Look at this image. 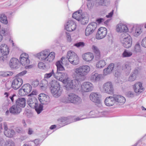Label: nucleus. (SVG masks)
Listing matches in <instances>:
<instances>
[{
    "mask_svg": "<svg viewBox=\"0 0 146 146\" xmlns=\"http://www.w3.org/2000/svg\"><path fill=\"white\" fill-rule=\"evenodd\" d=\"M83 59L86 61H90L92 60L94 58L93 54L91 52L86 53L82 55Z\"/></svg>",
    "mask_w": 146,
    "mask_h": 146,
    "instance_id": "obj_28",
    "label": "nucleus"
},
{
    "mask_svg": "<svg viewBox=\"0 0 146 146\" xmlns=\"http://www.w3.org/2000/svg\"><path fill=\"white\" fill-rule=\"evenodd\" d=\"M84 44L83 42H79L75 44H74V45L78 47L80 46H84Z\"/></svg>",
    "mask_w": 146,
    "mask_h": 146,
    "instance_id": "obj_54",
    "label": "nucleus"
},
{
    "mask_svg": "<svg viewBox=\"0 0 146 146\" xmlns=\"http://www.w3.org/2000/svg\"><path fill=\"white\" fill-rule=\"evenodd\" d=\"M87 5L89 9H91L92 7L93 4L91 2H89L87 3Z\"/></svg>",
    "mask_w": 146,
    "mask_h": 146,
    "instance_id": "obj_59",
    "label": "nucleus"
},
{
    "mask_svg": "<svg viewBox=\"0 0 146 146\" xmlns=\"http://www.w3.org/2000/svg\"><path fill=\"white\" fill-rule=\"evenodd\" d=\"M68 119L66 117H63L61 118H60L59 119H58V121L59 122H65V123L68 122L67 121Z\"/></svg>",
    "mask_w": 146,
    "mask_h": 146,
    "instance_id": "obj_52",
    "label": "nucleus"
},
{
    "mask_svg": "<svg viewBox=\"0 0 146 146\" xmlns=\"http://www.w3.org/2000/svg\"><path fill=\"white\" fill-rule=\"evenodd\" d=\"M132 55V52L127 50H125L122 54V56L123 57H130Z\"/></svg>",
    "mask_w": 146,
    "mask_h": 146,
    "instance_id": "obj_42",
    "label": "nucleus"
},
{
    "mask_svg": "<svg viewBox=\"0 0 146 146\" xmlns=\"http://www.w3.org/2000/svg\"><path fill=\"white\" fill-rule=\"evenodd\" d=\"M101 95L98 93H92L90 95V100L93 102L98 104L101 103Z\"/></svg>",
    "mask_w": 146,
    "mask_h": 146,
    "instance_id": "obj_15",
    "label": "nucleus"
},
{
    "mask_svg": "<svg viewBox=\"0 0 146 146\" xmlns=\"http://www.w3.org/2000/svg\"><path fill=\"white\" fill-rule=\"evenodd\" d=\"M0 34L2 35L3 36L5 35V32L4 29L2 30L0 32Z\"/></svg>",
    "mask_w": 146,
    "mask_h": 146,
    "instance_id": "obj_62",
    "label": "nucleus"
},
{
    "mask_svg": "<svg viewBox=\"0 0 146 146\" xmlns=\"http://www.w3.org/2000/svg\"><path fill=\"white\" fill-rule=\"evenodd\" d=\"M141 32L142 31L140 27H138L136 28L135 35V36H138L141 33Z\"/></svg>",
    "mask_w": 146,
    "mask_h": 146,
    "instance_id": "obj_44",
    "label": "nucleus"
},
{
    "mask_svg": "<svg viewBox=\"0 0 146 146\" xmlns=\"http://www.w3.org/2000/svg\"><path fill=\"white\" fill-rule=\"evenodd\" d=\"M0 22L4 24H7L8 23L6 16L3 14H0Z\"/></svg>",
    "mask_w": 146,
    "mask_h": 146,
    "instance_id": "obj_36",
    "label": "nucleus"
},
{
    "mask_svg": "<svg viewBox=\"0 0 146 146\" xmlns=\"http://www.w3.org/2000/svg\"><path fill=\"white\" fill-rule=\"evenodd\" d=\"M18 94L19 95L22 96L27 95L23 88H22V87L19 90Z\"/></svg>",
    "mask_w": 146,
    "mask_h": 146,
    "instance_id": "obj_45",
    "label": "nucleus"
},
{
    "mask_svg": "<svg viewBox=\"0 0 146 146\" xmlns=\"http://www.w3.org/2000/svg\"><path fill=\"white\" fill-rule=\"evenodd\" d=\"M22 88H23L27 95L29 94L32 90V87L29 84H26L24 85L22 87Z\"/></svg>",
    "mask_w": 146,
    "mask_h": 146,
    "instance_id": "obj_33",
    "label": "nucleus"
},
{
    "mask_svg": "<svg viewBox=\"0 0 146 146\" xmlns=\"http://www.w3.org/2000/svg\"><path fill=\"white\" fill-rule=\"evenodd\" d=\"M141 45L143 47L146 48V37L142 40Z\"/></svg>",
    "mask_w": 146,
    "mask_h": 146,
    "instance_id": "obj_56",
    "label": "nucleus"
},
{
    "mask_svg": "<svg viewBox=\"0 0 146 146\" xmlns=\"http://www.w3.org/2000/svg\"><path fill=\"white\" fill-rule=\"evenodd\" d=\"M27 71L26 70L23 71L17 74L15 76L17 78H22L21 77L26 74Z\"/></svg>",
    "mask_w": 146,
    "mask_h": 146,
    "instance_id": "obj_46",
    "label": "nucleus"
},
{
    "mask_svg": "<svg viewBox=\"0 0 146 146\" xmlns=\"http://www.w3.org/2000/svg\"><path fill=\"white\" fill-rule=\"evenodd\" d=\"M90 67L88 65H83L75 69L74 72L79 77H83L87 75L90 70Z\"/></svg>",
    "mask_w": 146,
    "mask_h": 146,
    "instance_id": "obj_4",
    "label": "nucleus"
},
{
    "mask_svg": "<svg viewBox=\"0 0 146 146\" xmlns=\"http://www.w3.org/2000/svg\"><path fill=\"white\" fill-rule=\"evenodd\" d=\"M36 90H33L31 94L28 95V96H31V98L36 97Z\"/></svg>",
    "mask_w": 146,
    "mask_h": 146,
    "instance_id": "obj_55",
    "label": "nucleus"
},
{
    "mask_svg": "<svg viewBox=\"0 0 146 146\" xmlns=\"http://www.w3.org/2000/svg\"><path fill=\"white\" fill-rule=\"evenodd\" d=\"M10 112L14 114H18L21 111V107L16 104L13 105L9 109Z\"/></svg>",
    "mask_w": 146,
    "mask_h": 146,
    "instance_id": "obj_20",
    "label": "nucleus"
},
{
    "mask_svg": "<svg viewBox=\"0 0 146 146\" xmlns=\"http://www.w3.org/2000/svg\"><path fill=\"white\" fill-rule=\"evenodd\" d=\"M93 84L89 82H83L80 86L79 91L82 92H88L92 91L94 89Z\"/></svg>",
    "mask_w": 146,
    "mask_h": 146,
    "instance_id": "obj_8",
    "label": "nucleus"
},
{
    "mask_svg": "<svg viewBox=\"0 0 146 146\" xmlns=\"http://www.w3.org/2000/svg\"><path fill=\"white\" fill-rule=\"evenodd\" d=\"M54 83L53 86L51 85V92L53 96L55 98H58L62 94V90L60 88V85L58 81H52L51 84Z\"/></svg>",
    "mask_w": 146,
    "mask_h": 146,
    "instance_id": "obj_3",
    "label": "nucleus"
},
{
    "mask_svg": "<svg viewBox=\"0 0 146 146\" xmlns=\"http://www.w3.org/2000/svg\"><path fill=\"white\" fill-rule=\"evenodd\" d=\"M81 24L85 25L88 23V17L85 16L83 15L81 18V20H80Z\"/></svg>",
    "mask_w": 146,
    "mask_h": 146,
    "instance_id": "obj_40",
    "label": "nucleus"
},
{
    "mask_svg": "<svg viewBox=\"0 0 146 146\" xmlns=\"http://www.w3.org/2000/svg\"><path fill=\"white\" fill-rule=\"evenodd\" d=\"M80 81L78 80L74 79L67 82L65 86L66 90H68L71 89H75L79 91L80 86Z\"/></svg>",
    "mask_w": 146,
    "mask_h": 146,
    "instance_id": "obj_7",
    "label": "nucleus"
},
{
    "mask_svg": "<svg viewBox=\"0 0 146 146\" xmlns=\"http://www.w3.org/2000/svg\"><path fill=\"white\" fill-rule=\"evenodd\" d=\"M136 78V76L133 74H131L130 76L129 77L128 80L130 82H133L135 80Z\"/></svg>",
    "mask_w": 146,
    "mask_h": 146,
    "instance_id": "obj_48",
    "label": "nucleus"
},
{
    "mask_svg": "<svg viewBox=\"0 0 146 146\" xmlns=\"http://www.w3.org/2000/svg\"><path fill=\"white\" fill-rule=\"evenodd\" d=\"M38 67L40 69H45L46 68L45 64L42 62H40L38 64Z\"/></svg>",
    "mask_w": 146,
    "mask_h": 146,
    "instance_id": "obj_47",
    "label": "nucleus"
},
{
    "mask_svg": "<svg viewBox=\"0 0 146 146\" xmlns=\"http://www.w3.org/2000/svg\"><path fill=\"white\" fill-rule=\"evenodd\" d=\"M0 50L3 56H7L9 53V48L5 44H3L0 46Z\"/></svg>",
    "mask_w": 146,
    "mask_h": 146,
    "instance_id": "obj_25",
    "label": "nucleus"
},
{
    "mask_svg": "<svg viewBox=\"0 0 146 146\" xmlns=\"http://www.w3.org/2000/svg\"><path fill=\"white\" fill-rule=\"evenodd\" d=\"M56 73H54V70L53 69L49 73H46L44 75V78L46 79H48L53 76L54 78V75Z\"/></svg>",
    "mask_w": 146,
    "mask_h": 146,
    "instance_id": "obj_41",
    "label": "nucleus"
},
{
    "mask_svg": "<svg viewBox=\"0 0 146 146\" xmlns=\"http://www.w3.org/2000/svg\"><path fill=\"white\" fill-rule=\"evenodd\" d=\"M116 30L118 32L126 33L128 31V29L126 25L120 23L117 25Z\"/></svg>",
    "mask_w": 146,
    "mask_h": 146,
    "instance_id": "obj_27",
    "label": "nucleus"
},
{
    "mask_svg": "<svg viewBox=\"0 0 146 146\" xmlns=\"http://www.w3.org/2000/svg\"><path fill=\"white\" fill-rule=\"evenodd\" d=\"M3 125L5 131L6 130H8V127L7 123H6L5 122L4 123H3Z\"/></svg>",
    "mask_w": 146,
    "mask_h": 146,
    "instance_id": "obj_63",
    "label": "nucleus"
},
{
    "mask_svg": "<svg viewBox=\"0 0 146 146\" xmlns=\"http://www.w3.org/2000/svg\"><path fill=\"white\" fill-rule=\"evenodd\" d=\"M97 24L92 22L89 24L87 26L85 31V35L86 36L91 35L95 30L97 27Z\"/></svg>",
    "mask_w": 146,
    "mask_h": 146,
    "instance_id": "obj_10",
    "label": "nucleus"
},
{
    "mask_svg": "<svg viewBox=\"0 0 146 146\" xmlns=\"http://www.w3.org/2000/svg\"><path fill=\"white\" fill-rule=\"evenodd\" d=\"M126 95L128 97H133L134 96V94L132 92L129 91L126 93Z\"/></svg>",
    "mask_w": 146,
    "mask_h": 146,
    "instance_id": "obj_53",
    "label": "nucleus"
},
{
    "mask_svg": "<svg viewBox=\"0 0 146 146\" xmlns=\"http://www.w3.org/2000/svg\"><path fill=\"white\" fill-rule=\"evenodd\" d=\"M141 51V49L140 44L137 42L135 45L133 50V52L135 54L137 52H140Z\"/></svg>",
    "mask_w": 146,
    "mask_h": 146,
    "instance_id": "obj_39",
    "label": "nucleus"
},
{
    "mask_svg": "<svg viewBox=\"0 0 146 146\" xmlns=\"http://www.w3.org/2000/svg\"><path fill=\"white\" fill-rule=\"evenodd\" d=\"M54 75V78L64 84H66L69 79L68 78L67 74L66 73L56 72Z\"/></svg>",
    "mask_w": 146,
    "mask_h": 146,
    "instance_id": "obj_9",
    "label": "nucleus"
},
{
    "mask_svg": "<svg viewBox=\"0 0 146 146\" xmlns=\"http://www.w3.org/2000/svg\"><path fill=\"white\" fill-rule=\"evenodd\" d=\"M139 73V71L137 69H135L134 70L133 72H132V74H133V75H135L136 76Z\"/></svg>",
    "mask_w": 146,
    "mask_h": 146,
    "instance_id": "obj_60",
    "label": "nucleus"
},
{
    "mask_svg": "<svg viewBox=\"0 0 146 146\" xmlns=\"http://www.w3.org/2000/svg\"><path fill=\"white\" fill-rule=\"evenodd\" d=\"M61 61H57L56 64L57 67V71L58 72H61L60 71H62L64 70V67L62 65V64H66V63H65L64 61L66 60L65 58L62 57L61 59Z\"/></svg>",
    "mask_w": 146,
    "mask_h": 146,
    "instance_id": "obj_18",
    "label": "nucleus"
},
{
    "mask_svg": "<svg viewBox=\"0 0 146 146\" xmlns=\"http://www.w3.org/2000/svg\"><path fill=\"white\" fill-rule=\"evenodd\" d=\"M103 77L102 74H99L97 73L93 72L91 76L90 79L93 82H96L99 81Z\"/></svg>",
    "mask_w": 146,
    "mask_h": 146,
    "instance_id": "obj_21",
    "label": "nucleus"
},
{
    "mask_svg": "<svg viewBox=\"0 0 146 146\" xmlns=\"http://www.w3.org/2000/svg\"><path fill=\"white\" fill-rule=\"evenodd\" d=\"M38 99L42 104H45L46 102L48 101L49 97L45 94L41 93L39 95Z\"/></svg>",
    "mask_w": 146,
    "mask_h": 146,
    "instance_id": "obj_26",
    "label": "nucleus"
},
{
    "mask_svg": "<svg viewBox=\"0 0 146 146\" xmlns=\"http://www.w3.org/2000/svg\"><path fill=\"white\" fill-rule=\"evenodd\" d=\"M29 56L26 53H23L20 55L19 60L20 63L23 66H27L30 63Z\"/></svg>",
    "mask_w": 146,
    "mask_h": 146,
    "instance_id": "obj_14",
    "label": "nucleus"
},
{
    "mask_svg": "<svg viewBox=\"0 0 146 146\" xmlns=\"http://www.w3.org/2000/svg\"><path fill=\"white\" fill-rule=\"evenodd\" d=\"M5 135L9 137H12L15 134V132L14 130L10 129L4 131Z\"/></svg>",
    "mask_w": 146,
    "mask_h": 146,
    "instance_id": "obj_31",
    "label": "nucleus"
},
{
    "mask_svg": "<svg viewBox=\"0 0 146 146\" xmlns=\"http://www.w3.org/2000/svg\"><path fill=\"white\" fill-rule=\"evenodd\" d=\"M106 65V63L104 60H102L98 61L96 64V67L98 68H103Z\"/></svg>",
    "mask_w": 146,
    "mask_h": 146,
    "instance_id": "obj_37",
    "label": "nucleus"
},
{
    "mask_svg": "<svg viewBox=\"0 0 146 146\" xmlns=\"http://www.w3.org/2000/svg\"><path fill=\"white\" fill-rule=\"evenodd\" d=\"M4 146H15V143L12 140H9L5 142Z\"/></svg>",
    "mask_w": 146,
    "mask_h": 146,
    "instance_id": "obj_43",
    "label": "nucleus"
},
{
    "mask_svg": "<svg viewBox=\"0 0 146 146\" xmlns=\"http://www.w3.org/2000/svg\"><path fill=\"white\" fill-rule=\"evenodd\" d=\"M123 70L127 72H130L131 70V63L129 62H126L122 67Z\"/></svg>",
    "mask_w": 146,
    "mask_h": 146,
    "instance_id": "obj_34",
    "label": "nucleus"
},
{
    "mask_svg": "<svg viewBox=\"0 0 146 146\" xmlns=\"http://www.w3.org/2000/svg\"><path fill=\"white\" fill-rule=\"evenodd\" d=\"M82 13V11L81 10L77 11L73 14L72 17L74 19L79 21L83 15Z\"/></svg>",
    "mask_w": 146,
    "mask_h": 146,
    "instance_id": "obj_32",
    "label": "nucleus"
},
{
    "mask_svg": "<svg viewBox=\"0 0 146 146\" xmlns=\"http://www.w3.org/2000/svg\"><path fill=\"white\" fill-rule=\"evenodd\" d=\"M19 62L18 60L15 58H11L9 62V65L11 68L16 67L17 65L18 64Z\"/></svg>",
    "mask_w": 146,
    "mask_h": 146,
    "instance_id": "obj_35",
    "label": "nucleus"
},
{
    "mask_svg": "<svg viewBox=\"0 0 146 146\" xmlns=\"http://www.w3.org/2000/svg\"><path fill=\"white\" fill-rule=\"evenodd\" d=\"M113 10L112 12H111L110 13H109L108 15H106V17L107 18H110L111 17L113 14Z\"/></svg>",
    "mask_w": 146,
    "mask_h": 146,
    "instance_id": "obj_64",
    "label": "nucleus"
},
{
    "mask_svg": "<svg viewBox=\"0 0 146 146\" xmlns=\"http://www.w3.org/2000/svg\"><path fill=\"white\" fill-rule=\"evenodd\" d=\"M104 103L108 106H111L115 104L113 95L107 97L104 100Z\"/></svg>",
    "mask_w": 146,
    "mask_h": 146,
    "instance_id": "obj_23",
    "label": "nucleus"
},
{
    "mask_svg": "<svg viewBox=\"0 0 146 146\" xmlns=\"http://www.w3.org/2000/svg\"><path fill=\"white\" fill-rule=\"evenodd\" d=\"M103 89L105 93L111 94L113 93V84L110 81L104 83L103 86Z\"/></svg>",
    "mask_w": 146,
    "mask_h": 146,
    "instance_id": "obj_11",
    "label": "nucleus"
},
{
    "mask_svg": "<svg viewBox=\"0 0 146 146\" xmlns=\"http://www.w3.org/2000/svg\"><path fill=\"white\" fill-rule=\"evenodd\" d=\"M23 81L22 78L15 77L12 81L11 87L15 90H17L23 84Z\"/></svg>",
    "mask_w": 146,
    "mask_h": 146,
    "instance_id": "obj_12",
    "label": "nucleus"
},
{
    "mask_svg": "<svg viewBox=\"0 0 146 146\" xmlns=\"http://www.w3.org/2000/svg\"><path fill=\"white\" fill-rule=\"evenodd\" d=\"M66 34L67 40L68 42H70L71 41V38L70 34L67 32L66 33Z\"/></svg>",
    "mask_w": 146,
    "mask_h": 146,
    "instance_id": "obj_58",
    "label": "nucleus"
},
{
    "mask_svg": "<svg viewBox=\"0 0 146 146\" xmlns=\"http://www.w3.org/2000/svg\"><path fill=\"white\" fill-rule=\"evenodd\" d=\"M15 130L16 132L20 133L22 132L23 130L21 128L17 127L15 128Z\"/></svg>",
    "mask_w": 146,
    "mask_h": 146,
    "instance_id": "obj_57",
    "label": "nucleus"
},
{
    "mask_svg": "<svg viewBox=\"0 0 146 146\" xmlns=\"http://www.w3.org/2000/svg\"><path fill=\"white\" fill-rule=\"evenodd\" d=\"M107 1V0H100L98 2V4L100 5L106 6L107 4L106 3Z\"/></svg>",
    "mask_w": 146,
    "mask_h": 146,
    "instance_id": "obj_51",
    "label": "nucleus"
},
{
    "mask_svg": "<svg viewBox=\"0 0 146 146\" xmlns=\"http://www.w3.org/2000/svg\"><path fill=\"white\" fill-rule=\"evenodd\" d=\"M62 102L66 103L69 102L76 104H80L82 99L78 96L73 93L69 94L66 98H64L62 100Z\"/></svg>",
    "mask_w": 146,
    "mask_h": 146,
    "instance_id": "obj_2",
    "label": "nucleus"
},
{
    "mask_svg": "<svg viewBox=\"0 0 146 146\" xmlns=\"http://www.w3.org/2000/svg\"><path fill=\"white\" fill-rule=\"evenodd\" d=\"M16 104L21 108H24L26 105V100L24 98H19L16 100Z\"/></svg>",
    "mask_w": 146,
    "mask_h": 146,
    "instance_id": "obj_30",
    "label": "nucleus"
},
{
    "mask_svg": "<svg viewBox=\"0 0 146 146\" xmlns=\"http://www.w3.org/2000/svg\"><path fill=\"white\" fill-rule=\"evenodd\" d=\"M43 106L41 104H40L38 108H37V113L39 114L43 110Z\"/></svg>",
    "mask_w": 146,
    "mask_h": 146,
    "instance_id": "obj_50",
    "label": "nucleus"
},
{
    "mask_svg": "<svg viewBox=\"0 0 146 146\" xmlns=\"http://www.w3.org/2000/svg\"><path fill=\"white\" fill-rule=\"evenodd\" d=\"M41 83L38 84V86L41 88V89L43 90H44L47 87L46 85L48 84L47 81L43 79L41 81Z\"/></svg>",
    "mask_w": 146,
    "mask_h": 146,
    "instance_id": "obj_38",
    "label": "nucleus"
},
{
    "mask_svg": "<svg viewBox=\"0 0 146 146\" xmlns=\"http://www.w3.org/2000/svg\"><path fill=\"white\" fill-rule=\"evenodd\" d=\"M13 74V73L10 72H3L2 74V75L4 77L12 76Z\"/></svg>",
    "mask_w": 146,
    "mask_h": 146,
    "instance_id": "obj_49",
    "label": "nucleus"
},
{
    "mask_svg": "<svg viewBox=\"0 0 146 146\" xmlns=\"http://www.w3.org/2000/svg\"><path fill=\"white\" fill-rule=\"evenodd\" d=\"M113 95L115 104L119 106L122 105L125 102V99L123 96L119 95Z\"/></svg>",
    "mask_w": 146,
    "mask_h": 146,
    "instance_id": "obj_17",
    "label": "nucleus"
},
{
    "mask_svg": "<svg viewBox=\"0 0 146 146\" xmlns=\"http://www.w3.org/2000/svg\"><path fill=\"white\" fill-rule=\"evenodd\" d=\"M133 88L136 93H141L144 90L142 84L140 82L136 83L133 86Z\"/></svg>",
    "mask_w": 146,
    "mask_h": 146,
    "instance_id": "obj_19",
    "label": "nucleus"
},
{
    "mask_svg": "<svg viewBox=\"0 0 146 146\" xmlns=\"http://www.w3.org/2000/svg\"><path fill=\"white\" fill-rule=\"evenodd\" d=\"M104 21V19L100 18L97 19L96 21L98 22L99 23H100L102 21Z\"/></svg>",
    "mask_w": 146,
    "mask_h": 146,
    "instance_id": "obj_61",
    "label": "nucleus"
},
{
    "mask_svg": "<svg viewBox=\"0 0 146 146\" xmlns=\"http://www.w3.org/2000/svg\"><path fill=\"white\" fill-rule=\"evenodd\" d=\"M92 49L95 54V58L96 60H98L100 57V51L99 48L97 46L95 45H93L92 46Z\"/></svg>",
    "mask_w": 146,
    "mask_h": 146,
    "instance_id": "obj_29",
    "label": "nucleus"
},
{
    "mask_svg": "<svg viewBox=\"0 0 146 146\" xmlns=\"http://www.w3.org/2000/svg\"><path fill=\"white\" fill-rule=\"evenodd\" d=\"M65 29L68 31H72L75 30L76 25L73 21L69 20L67 22L65 26Z\"/></svg>",
    "mask_w": 146,
    "mask_h": 146,
    "instance_id": "obj_16",
    "label": "nucleus"
},
{
    "mask_svg": "<svg viewBox=\"0 0 146 146\" xmlns=\"http://www.w3.org/2000/svg\"><path fill=\"white\" fill-rule=\"evenodd\" d=\"M49 52L48 50H43L37 54V57L46 63L51 62L54 58L55 54L54 52Z\"/></svg>",
    "mask_w": 146,
    "mask_h": 146,
    "instance_id": "obj_1",
    "label": "nucleus"
},
{
    "mask_svg": "<svg viewBox=\"0 0 146 146\" xmlns=\"http://www.w3.org/2000/svg\"><path fill=\"white\" fill-rule=\"evenodd\" d=\"M67 58L69 61L73 65L78 64L79 62V58L77 54L72 51H68L67 54Z\"/></svg>",
    "mask_w": 146,
    "mask_h": 146,
    "instance_id": "obj_6",
    "label": "nucleus"
},
{
    "mask_svg": "<svg viewBox=\"0 0 146 146\" xmlns=\"http://www.w3.org/2000/svg\"><path fill=\"white\" fill-rule=\"evenodd\" d=\"M107 32V30L106 28L100 27L98 29L96 34V38L97 39H101L104 38L106 36Z\"/></svg>",
    "mask_w": 146,
    "mask_h": 146,
    "instance_id": "obj_13",
    "label": "nucleus"
},
{
    "mask_svg": "<svg viewBox=\"0 0 146 146\" xmlns=\"http://www.w3.org/2000/svg\"><path fill=\"white\" fill-rule=\"evenodd\" d=\"M114 67V65L113 63L110 64L108 67L104 69L103 71V74L104 76H106L110 74L113 70Z\"/></svg>",
    "mask_w": 146,
    "mask_h": 146,
    "instance_id": "obj_22",
    "label": "nucleus"
},
{
    "mask_svg": "<svg viewBox=\"0 0 146 146\" xmlns=\"http://www.w3.org/2000/svg\"><path fill=\"white\" fill-rule=\"evenodd\" d=\"M27 103L30 107L34 108L36 111V97H33L29 99Z\"/></svg>",
    "mask_w": 146,
    "mask_h": 146,
    "instance_id": "obj_24",
    "label": "nucleus"
},
{
    "mask_svg": "<svg viewBox=\"0 0 146 146\" xmlns=\"http://www.w3.org/2000/svg\"><path fill=\"white\" fill-rule=\"evenodd\" d=\"M121 41L123 46L127 48L130 47L132 44V40L130 36L127 33L121 34Z\"/></svg>",
    "mask_w": 146,
    "mask_h": 146,
    "instance_id": "obj_5",
    "label": "nucleus"
}]
</instances>
